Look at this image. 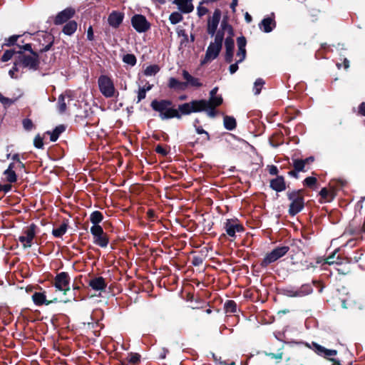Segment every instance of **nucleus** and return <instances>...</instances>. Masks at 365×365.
<instances>
[{"instance_id": "nucleus-1", "label": "nucleus", "mask_w": 365, "mask_h": 365, "mask_svg": "<svg viewBox=\"0 0 365 365\" xmlns=\"http://www.w3.org/2000/svg\"><path fill=\"white\" fill-rule=\"evenodd\" d=\"M218 88L215 87L210 92V98L206 100H195L179 106V110L182 115H189L192 113L205 111L210 118L216 115L215 108L220 106L223 99L221 95H217Z\"/></svg>"}, {"instance_id": "nucleus-2", "label": "nucleus", "mask_w": 365, "mask_h": 365, "mask_svg": "<svg viewBox=\"0 0 365 365\" xmlns=\"http://www.w3.org/2000/svg\"><path fill=\"white\" fill-rule=\"evenodd\" d=\"M23 48L28 51L26 53L21 51H18V56L15 57V69L18 70L19 67L29 68L35 69L38 65V56L31 51L30 44H26Z\"/></svg>"}, {"instance_id": "nucleus-3", "label": "nucleus", "mask_w": 365, "mask_h": 365, "mask_svg": "<svg viewBox=\"0 0 365 365\" xmlns=\"http://www.w3.org/2000/svg\"><path fill=\"white\" fill-rule=\"evenodd\" d=\"M172 103L170 101H153L151 103V107L153 110L160 113V117L162 120L177 118L180 119L181 118V115L179 112H180L177 109L172 108L170 106Z\"/></svg>"}, {"instance_id": "nucleus-4", "label": "nucleus", "mask_w": 365, "mask_h": 365, "mask_svg": "<svg viewBox=\"0 0 365 365\" xmlns=\"http://www.w3.org/2000/svg\"><path fill=\"white\" fill-rule=\"evenodd\" d=\"M222 39L223 35L220 32L217 33L215 36V41L211 43L207 49L205 59L202 62V63L217 58L222 48Z\"/></svg>"}, {"instance_id": "nucleus-5", "label": "nucleus", "mask_w": 365, "mask_h": 365, "mask_svg": "<svg viewBox=\"0 0 365 365\" xmlns=\"http://www.w3.org/2000/svg\"><path fill=\"white\" fill-rule=\"evenodd\" d=\"M98 83L100 91L106 98L114 97L118 93L115 88L113 81L107 76H101L98 78Z\"/></svg>"}, {"instance_id": "nucleus-6", "label": "nucleus", "mask_w": 365, "mask_h": 365, "mask_svg": "<svg viewBox=\"0 0 365 365\" xmlns=\"http://www.w3.org/2000/svg\"><path fill=\"white\" fill-rule=\"evenodd\" d=\"M288 198L291 201L289 212L294 215L299 212L304 207V198L300 190L288 193Z\"/></svg>"}, {"instance_id": "nucleus-7", "label": "nucleus", "mask_w": 365, "mask_h": 365, "mask_svg": "<svg viewBox=\"0 0 365 365\" xmlns=\"http://www.w3.org/2000/svg\"><path fill=\"white\" fill-rule=\"evenodd\" d=\"M246 40L244 37H239L237 38V46H238V51L237 53V57L238 58L236 63L231 64L229 70L231 74L235 73L237 69H238V63H241L244 61L246 56Z\"/></svg>"}, {"instance_id": "nucleus-8", "label": "nucleus", "mask_w": 365, "mask_h": 365, "mask_svg": "<svg viewBox=\"0 0 365 365\" xmlns=\"http://www.w3.org/2000/svg\"><path fill=\"white\" fill-rule=\"evenodd\" d=\"M70 277L66 272H61L57 274L54 280V286L57 290L61 291L64 294L70 290L69 287Z\"/></svg>"}, {"instance_id": "nucleus-9", "label": "nucleus", "mask_w": 365, "mask_h": 365, "mask_svg": "<svg viewBox=\"0 0 365 365\" xmlns=\"http://www.w3.org/2000/svg\"><path fill=\"white\" fill-rule=\"evenodd\" d=\"M288 250L289 247L287 246L277 247L265 256L263 260V264L267 265L275 262L280 257H283L288 252Z\"/></svg>"}, {"instance_id": "nucleus-10", "label": "nucleus", "mask_w": 365, "mask_h": 365, "mask_svg": "<svg viewBox=\"0 0 365 365\" xmlns=\"http://www.w3.org/2000/svg\"><path fill=\"white\" fill-rule=\"evenodd\" d=\"M225 230L229 236L234 237L237 233L243 231V227L237 220H227L225 223Z\"/></svg>"}, {"instance_id": "nucleus-11", "label": "nucleus", "mask_w": 365, "mask_h": 365, "mask_svg": "<svg viewBox=\"0 0 365 365\" xmlns=\"http://www.w3.org/2000/svg\"><path fill=\"white\" fill-rule=\"evenodd\" d=\"M34 236V226L31 225L25 231L24 235L19 237V240L22 244L24 248H28L31 246V242Z\"/></svg>"}, {"instance_id": "nucleus-12", "label": "nucleus", "mask_w": 365, "mask_h": 365, "mask_svg": "<svg viewBox=\"0 0 365 365\" xmlns=\"http://www.w3.org/2000/svg\"><path fill=\"white\" fill-rule=\"evenodd\" d=\"M221 17V12L217 9L214 11L212 16L210 17L207 23V32L212 36L214 35L219 24Z\"/></svg>"}, {"instance_id": "nucleus-13", "label": "nucleus", "mask_w": 365, "mask_h": 365, "mask_svg": "<svg viewBox=\"0 0 365 365\" xmlns=\"http://www.w3.org/2000/svg\"><path fill=\"white\" fill-rule=\"evenodd\" d=\"M132 24L139 32L145 31L149 27L145 18L142 15L134 16L132 19Z\"/></svg>"}, {"instance_id": "nucleus-14", "label": "nucleus", "mask_w": 365, "mask_h": 365, "mask_svg": "<svg viewBox=\"0 0 365 365\" xmlns=\"http://www.w3.org/2000/svg\"><path fill=\"white\" fill-rule=\"evenodd\" d=\"M72 98L69 94L65 93L61 95L58 100L57 108L60 113H63L66 110L67 106H70Z\"/></svg>"}, {"instance_id": "nucleus-15", "label": "nucleus", "mask_w": 365, "mask_h": 365, "mask_svg": "<svg viewBox=\"0 0 365 365\" xmlns=\"http://www.w3.org/2000/svg\"><path fill=\"white\" fill-rule=\"evenodd\" d=\"M182 76L186 81V82L184 83V87L187 86H190L195 88H200L202 86V83L200 82L199 78L193 77L185 70L182 71Z\"/></svg>"}, {"instance_id": "nucleus-16", "label": "nucleus", "mask_w": 365, "mask_h": 365, "mask_svg": "<svg viewBox=\"0 0 365 365\" xmlns=\"http://www.w3.org/2000/svg\"><path fill=\"white\" fill-rule=\"evenodd\" d=\"M314 346L315 348L316 352L322 356H324V357L327 358L328 359H330L331 361H334V359L331 358L336 355L337 351L334 349H327L324 348V346L314 344Z\"/></svg>"}, {"instance_id": "nucleus-17", "label": "nucleus", "mask_w": 365, "mask_h": 365, "mask_svg": "<svg viewBox=\"0 0 365 365\" xmlns=\"http://www.w3.org/2000/svg\"><path fill=\"white\" fill-rule=\"evenodd\" d=\"M74 14V10L68 8L63 10V11L60 12L55 19V24H61L63 22L68 20L70 18H71Z\"/></svg>"}, {"instance_id": "nucleus-18", "label": "nucleus", "mask_w": 365, "mask_h": 365, "mask_svg": "<svg viewBox=\"0 0 365 365\" xmlns=\"http://www.w3.org/2000/svg\"><path fill=\"white\" fill-rule=\"evenodd\" d=\"M173 3L176 4L178 9L183 13H190L194 9L192 0H174Z\"/></svg>"}, {"instance_id": "nucleus-19", "label": "nucleus", "mask_w": 365, "mask_h": 365, "mask_svg": "<svg viewBox=\"0 0 365 365\" xmlns=\"http://www.w3.org/2000/svg\"><path fill=\"white\" fill-rule=\"evenodd\" d=\"M225 46L226 49L225 60L227 62L230 63L233 56L234 40L232 38H227Z\"/></svg>"}, {"instance_id": "nucleus-20", "label": "nucleus", "mask_w": 365, "mask_h": 365, "mask_svg": "<svg viewBox=\"0 0 365 365\" xmlns=\"http://www.w3.org/2000/svg\"><path fill=\"white\" fill-rule=\"evenodd\" d=\"M89 285L92 287V289L96 291H103L106 287L105 280L101 277L91 279L89 282Z\"/></svg>"}, {"instance_id": "nucleus-21", "label": "nucleus", "mask_w": 365, "mask_h": 365, "mask_svg": "<svg viewBox=\"0 0 365 365\" xmlns=\"http://www.w3.org/2000/svg\"><path fill=\"white\" fill-rule=\"evenodd\" d=\"M274 27L275 22L274 19L270 17L264 19L259 24L260 29L266 33L272 31Z\"/></svg>"}, {"instance_id": "nucleus-22", "label": "nucleus", "mask_w": 365, "mask_h": 365, "mask_svg": "<svg viewBox=\"0 0 365 365\" xmlns=\"http://www.w3.org/2000/svg\"><path fill=\"white\" fill-rule=\"evenodd\" d=\"M32 299L34 303L37 305H41L43 304H49L52 302H56L57 299H53L52 300L47 301L46 299V295L43 293L36 292L33 294Z\"/></svg>"}, {"instance_id": "nucleus-23", "label": "nucleus", "mask_w": 365, "mask_h": 365, "mask_svg": "<svg viewBox=\"0 0 365 365\" xmlns=\"http://www.w3.org/2000/svg\"><path fill=\"white\" fill-rule=\"evenodd\" d=\"M271 187L277 192H281L285 189V182L282 177H277V178L271 180Z\"/></svg>"}, {"instance_id": "nucleus-24", "label": "nucleus", "mask_w": 365, "mask_h": 365, "mask_svg": "<svg viewBox=\"0 0 365 365\" xmlns=\"http://www.w3.org/2000/svg\"><path fill=\"white\" fill-rule=\"evenodd\" d=\"M6 180L9 182L16 181V175L14 170V164L11 163L9 168L4 172Z\"/></svg>"}, {"instance_id": "nucleus-25", "label": "nucleus", "mask_w": 365, "mask_h": 365, "mask_svg": "<svg viewBox=\"0 0 365 365\" xmlns=\"http://www.w3.org/2000/svg\"><path fill=\"white\" fill-rule=\"evenodd\" d=\"M123 20V16L119 13H112L108 17V22L113 26H118Z\"/></svg>"}, {"instance_id": "nucleus-26", "label": "nucleus", "mask_w": 365, "mask_h": 365, "mask_svg": "<svg viewBox=\"0 0 365 365\" xmlns=\"http://www.w3.org/2000/svg\"><path fill=\"white\" fill-rule=\"evenodd\" d=\"M93 242L101 247H106L108 244V238L107 235L103 233L101 235L93 237Z\"/></svg>"}, {"instance_id": "nucleus-27", "label": "nucleus", "mask_w": 365, "mask_h": 365, "mask_svg": "<svg viewBox=\"0 0 365 365\" xmlns=\"http://www.w3.org/2000/svg\"><path fill=\"white\" fill-rule=\"evenodd\" d=\"M76 29L77 24L75 21H71L64 26L63 31L66 35H71L76 31Z\"/></svg>"}, {"instance_id": "nucleus-28", "label": "nucleus", "mask_w": 365, "mask_h": 365, "mask_svg": "<svg viewBox=\"0 0 365 365\" xmlns=\"http://www.w3.org/2000/svg\"><path fill=\"white\" fill-rule=\"evenodd\" d=\"M224 125L226 129L232 130L236 127V120L232 117L225 116L224 118Z\"/></svg>"}, {"instance_id": "nucleus-29", "label": "nucleus", "mask_w": 365, "mask_h": 365, "mask_svg": "<svg viewBox=\"0 0 365 365\" xmlns=\"http://www.w3.org/2000/svg\"><path fill=\"white\" fill-rule=\"evenodd\" d=\"M65 130V127L62 125L57 126L52 133H48L50 134L51 140L55 142L59 135Z\"/></svg>"}, {"instance_id": "nucleus-30", "label": "nucleus", "mask_w": 365, "mask_h": 365, "mask_svg": "<svg viewBox=\"0 0 365 365\" xmlns=\"http://www.w3.org/2000/svg\"><path fill=\"white\" fill-rule=\"evenodd\" d=\"M90 220L93 225H96L103 220V215L99 211L93 212L90 216Z\"/></svg>"}, {"instance_id": "nucleus-31", "label": "nucleus", "mask_w": 365, "mask_h": 365, "mask_svg": "<svg viewBox=\"0 0 365 365\" xmlns=\"http://www.w3.org/2000/svg\"><path fill=\"white\" fill-rule=\"evenodd\" d=\"M160 71V68L157 65L148 66L144 71V74L147 76L155 75Z\"/></svg>"}, {"instance_id": "nucleus-32", "label": "nucleus", "mask_w": 365, "mask_h": 365, "mask_svg": "<svg viewBox=\"0 0 365 365\" xmlns=\"http://www.w3.org/2000/svg\"><path fill=\"white\" fill-rule=\"evenodd\" d=\"M66 230L67 225L63 223L59 227L53 230V235L55 237H60L66 233Z\"/></svg>"}, {"instance_id": "nucleus-33", "label": "nucleus", "mask_w": 365, "mask_h": 365, "mask_svg": "<svg viewBox=\"0 0 365 365\" xmlns=\"http://www.w3.org/2000/svg\"><path fill=\"white\" fill-rule=\"evenodd\" d=\"M14 56L16 57L18 56V51H16L15 50H7L1 56V61L3 62H6L11 60Z\"/></svg>"}, {"instance_id": "nucleus-34", "label": "nucleus", "mask_w": 365, "mask_h": 365, "mask_svg": "<svg viewBox=\"0 0 365 365\" xmlns=\"http://www.w3.org/2000/svg\"><path fill=\"white\" fill-rule=\"evenodd\" d=\"M168 86L171 88H182L184 87V83H181L175 78H170L169 79Z\"/></svg>"}, {"instance_id": "nucleus-35", "label": "nucleus", "mask_w": 365, "mask_h": 365, "mask_svg": "<svg viewBox=\"0 0 365 365\" xmlns=\"http://www.w3.org/2000/svg\"><path fill=\"white\" fill-rule=\"evenodd\" d=\"M225 309L227 313H234L236 312L237 306L234 301H227L225 304Z\"/></svg>"}, {"instance_id": "nucleus-36", "label": "nucleus", "mask_w": 365, "mask_h": 365, "mask_svg": "<svg viewBox=\"0 0 365 365\" xmlns=\"http://www.w3.org/2000/svg\"><path fill=\"white\" fill-rule=\"evenodd\" d=\"M169 19L173 24H176L182 21V16L179 12H173L170 15Z\"/></svg>"}, {"instance_id": "nucleus-37", "label": "nucleus", "mask_w": 365, "mask_h": 365, "mask_svg": "<svg viewBox=\"0 0 365 365\" xmlns=\"http://www.w3.org/2000/svg\"><path fill=\"white\" fill-rule=\"evenodd\" d=\"M264 84V81L262 78H258L255 81L253 89L256 95H258L260 93Z\"/></svg>"}, {"instance_id": "nucleus-38", "label": "nucleus", "mask_w": 365, "mask_h": 365, "mask_svg": "<svg viewBox=\"0 0 365 365\" xmlns=\"http://www.w3.org/2000/svg\"><path fill=\"white\" fill-rule=\"evenodd\" d=\"M293 166H294V169L298 172L305 171L304 162L302 161V160H294L293 162Z\"/></svg>"}, {"instance_id": "nucleus-39", "label": "nucleus", "mask_w": 365, "mask_h": 365, "mask_svg": "<svg viewBox=\"0 0 365 365\" xmlns=\"http://www.w3.org/2000/svg\"><path fill=\"white\" fill-rule=\"evenodd\" d=\"M123 61L130 66H134L136 63V58L133 54H126L123 57Z\"/></svg>"}, {"instance_id": "nucleus-40", "label": "nucleus", "mask_w": 365, "mask_h": 365, "mask_svg": "<svg viewBox=\"0 0 365 365\" xmlns=\"http://www.w3.org/2000/svg\"><path fill=\"white\" fill-rule=\"evenodd\" d=\"M91 232L93 237L101 235L104 233L103 228L98 225L92 226L91 227Z\"/></svg>"}, {"instance_id": "nucleus-41", "label": "nucleus", "mask_w": 365, "mask_h": 365, "mask_svg": "<svg viewBox=\"0 0 365 365\" xmlns=\"http://www.w3.org/2000/svg\"><path fill=\"white\" fill-rule=\"evenodd\" d=\"M23 126L26 130H31L34 128L33 123L30 119H24L23 120Z\"/></svg>"}, {"instance_id": "nucleus-42", "label": "nucleus", "mask_w": 365, "mask_h": 365, "mask_svg": "<svg viewBox=\"0 0 365 365\" xmlns=\"http://www.w3.org/2000/svg\"><path fill=\"white\" fill-rule=\"evenodd\" d=\"M34 143L35 147L37 148H41L43 147V139L39 135L35 137Z\"/></svg>"}, {"instance_id": "nucleus-43", "label": "nucleus", "mask_w": 365, "mask_h": 365, "mask_svg": "<svg viewBox=\"0 0 365 365\" xmlns=\"http://www.w3.org/2000/svg\"><path fill=\"white\" fill-rule=\"evenodd\" d=\"M146 92L147 91H146L145 87L140 88L139 89L138 94V102L145 98Z\"/></svg>"}, {"instance_id": "nucleus-44", "label": "nucleus", "mask_w": 365, "mask_h": 365, "mask_svg": "<svg viewBox=\"0 0 365 365\" xmlns=\"http://www.w3.org/2000/svg\"><path fill=\"white\" fill-rule=\"evenodd\" d=\"M317 182V178L314 177H308L304 180V184L307 186H312Z\"/></svg>"}, {"instance_id": "nucleus-45", "label": "nucleus", "mask_w": 365, "mask_h": 365, "mask_svg": "<svg viewBox=\"0 0 365 365\" xmlns=\"http://www.w3.org/2000/svg\"><path fill=\"white\" fill-rule=\"evenodd\" d=\"M140 360V355L138 354H130L129 356V361L131 363H137Z\"/></svg>"}, {"instance_id": "nucleus-46", "label": "nucleus", "mask_w": 365, "mask_h": 365, "mask_svg": "<svg viewBox=\"0 0 365 365\" xmlns=\"http://www.w3.org/2000/svg\"><path fill=\"white\" fill-rule=\"evenodd\" d=\"M19 36L18 35H14V36H12L11 37H9L7 40H6V45L7 46H11V45H13L14 44V43L17 41V39L19 38Z\"/></svg>"}, {"instance_id": "nucleus-47", "label": "nucleus", "mask_w": 365, "mask_h": 365, "mask_svg": "<svg viewBox=\"0 0 365 365\" xmlns=\"http://www.w3.org/2000/svg\"><path fill=\"white\" fill-rule=\"evenodd\" d=\"M329 195L330 192L327 188H322L320 191V195L324 199H327Z\"/></svg>"}, {"instance_id": "nucleus-48", "label": "nucleus", "mask_w": 365, "mask_h": 365, "mask_svg": "<svg viewBox=\"0 0 365 365\" xmlns=\"http://www.w3.org/2000/svg\"><path fill=\"white\" fill-rule=\"evenodd\" d=\"M155 151L162 155H165L167 154V150L163 146L159 145L155 148Z\"/></svg>"}, {"instance_id": "nucleus-49", "label": "nucleus", "mask_w": 365, "mask_h": 365, "mask_svg": "<svg viewBox=\"0 0 365 365\" xmlns=\"http://www.w3.org/2000/svg\"><path fill=\"white\" fill-rule=\"evenodd\" d=\"M334 258H335V254H333L332 255L328 257L326 259V263L328 264H333L334 263H338L337 262H336L334 260Z\"/></svg>"}, {"instance_id": "nucleus-50", "label": "nucleus", "mask_w": 365, "mask_h": 365, "mask_svg": "<svg viewBox=\"0 0 365 365\" xmlns=\"http://www.w3.org/2000/svg\"><path fill=\"white\" fill-rule=\"evenodd\" d=\"M269 356H270L271 358L272 359H279V360H281L282 359V353H278V354H273V353H269L267 354Z\"/></svg>"}, {"instance_id": "nucleus-51", "label": "nucleus", "mask_w": 365, "mask_h": 365, "mask_svg": "<svg viewBox=\"0 0 365 365\" xmlns=\"http://www.w3.org/2000/svg\"><path fill=\"white\" fill-rule=\"evenodd\" d=\"M1 102L6 106H11L14 103V101L11 99L6 97H4Z\"/></svg>"}, {"instance_id": "nucleus-52", "label": "nucleus", "mask_w": 365, "mask_h": 365, "mask_svg": "<svg viewBox=\"0 0 365 365\" xmlns=\"http://www.w3.org/2000/svg\"><path fill=\"white\" fill-rule=\"evenodd\" d=\"M207 13V9L205 7H198L197 14L200 16H204Z\"/></svg>"}, {"instance_id": "nucleus-53", "label": "nucleus", "mask_w": 365, "mask_h": 365, "mask_svg": "<svg viewBox=\"0 0 365 365\" xmlns=\"http://www.w3.org/2000/svg\"><path fill=\"white\" fill-rule=\"evenodd\" d=\"M196 132L198 134H205L207 135V139L209 140V134L201 127H196Z\"/></svg>"}, {"instance_id": "nucleus-54", "label": "nucleus", "mask_w": 365, "mask_h": 365, "mask_svg": "<svg viewBox=\"0 0 365 365\" xmlns=\"http://www.w3.org/2000/svg\"><path fill=\"white\" fill-rule=\"evenodd\" d=\"M269 173L271 174V175H277V173H278V169L276 166L274 165H271L269 167Z\"/></svg>"}, {"instance_id": "nucleus-55", "label": "nucleus", "mask_w": 365, "mask_h": 365, "mask_svg": "<svg viewBox=\"0 0 365 365\" xmlns=\"http://www.w3.org/2000/svg\"><path fill=\"white\" fill-rule=\"evenodd\" d=\"M87 36H88V38L91 41L93 40V29H92V27L90 26L88 29V31H87Z\"/></svg>"}, {"instance_id": "nucleus-56", "label": "nucleus", "mask_w": 365, "mask_h": 365, "mask_svg": "<svg viewBox=\"0 0 365 365\" xmlns=\"http://www.w3.org/2000/svg\"><path fill=\"white\" fill-rule=\"evenodd\" d=\"M18 70L15 69V63H14V67L12 69H11L9 72L10 76L11 78H15V72H16Z\"/></svg>"}, {"instance_id": "nucleus-57", "label": "nucleus", "mask_w": 365, "mask_h": 365, "mask_svg": "<svg viewBox=\"0 0 365 365\" xmlns=\"http://www.w3.org/2000/svg\"><path fill=\"white\" fill-rule=\"evenodd\" d=\"M360 113L363 115H365V102L364 103H362L360 106Z\"/></svg>"}, {"instance_id": "nucleus-58", "label": "nucleus", "mask_w": 365, "mask_h": 365, "mask_svg": "<svg viewBox=\"0 0 365 365\" xmlns=\"http://www.w3.org/2000/svg\"><path fill=\"white\" fill-rule=\"evenodd\" d=\"M11 188V186L10 185H5L3 186L2 187V190L4 191V192H9Z\"/></svg>"}, {"instance_id": "nucleus-59", "label": "nucleus", "mask_w": 365, "mask_h": 365, "mask_svg": "<svg viewBox=\"0 0 365 365\" xmlns=\"http://www.w3.org/2000/svg\"><path fill=\"white\" fill-rule=\"evenodd\" d=\"M237 0H232V2L230 6L233 11H235V7L237 6Z\"/></svg>"}, {"instance_id": "nucleus-60", "label": "nucleus", "mask_w": 365, "mask_h": 365, "mask_svg": "<svg viewBox=\"0 0 365 365\" xmlns=\"http://www.w3.org/2000/svg\"><path fill=\"white\" fill-rule=\"evenodd\" d=\"M298 171H297L295 169L294 170H292L290 172H289V174L294 178H298V174H297Z\"/></svg>"}, {"instance_id": "nucleus-61", "label": "nucleus", "mask_w": 365, "mask_h": 365, "mask_svg": "<svg viewBox=\"0 0 365 365\" xmlns=\"http://www.w3.org/2000/svg\"><path fill=\"white\" fill-rule=\"evenodd\" d=\"M302 161H304V165H306L307 164H309V163L313 162V158H306L305 160H302Z\"/></svg>"}, {"instance_id": "nucleus-62", "label": "nucleus", "mask_w": 365, "mask_h": 365, "mask_svg": "<svg viewBox=\"0 0 365 365\" xmlns=\"http://www.w3.org/2000/svg\"><path fill=\"white\" fill-rule=\"evenodd\" d=\"M344 66L346 69H347L349 67V61L347 59H344Z\"/></svg>"}, {"instance_id": "nucleus-63", "label": "nucleus", "mask_w": 365, "mask_h": 365, "mask_svg": "<svg viewBox=\"0 0 365 365\" xmlns=\"http://www.w3.org/2000/svg\"><path fill=\"white\" fill-rule=\"evenodd\" d=\"M144 87L145 88L146 91H148L152 88L153 86L148 83V85L145 86Z\"/></svg>"}, {"instance_id": "nucleus-64", "label": "nucleus", "mask_w": 365, "mask_h": 365, "mask_svg": "<svg viewBox=\"0 0 365 365\" xmlns=\"http://www.w3.org/2000/svg\"><path fill=\"white\" fill-rule=\"evenodd\" d=\"M245 18L248 22L251 21V16L247 13L246 14Z\"/></svg>"}]
</instances>
